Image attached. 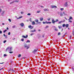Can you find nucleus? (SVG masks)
Returning <instances> with one entry per match:
<instances>
[{
  "label": "nucleus",
  "instance_id": "33",
  "mask_svg": "<svg viewBox=\"0 0 74 74\" xmlns=\"http://www.w3.org/2000/svg\"><path fill=\"white\" fill-rule=\"evenodd\" d=\"M58 36H60V32H59L58 33Z\"/></svg>",
  "mask_w": 74,
  "mask_h": 74
},
{
  "label": "nucleus",
  "instance_id": "16",
  "mask_svg": "<svg viewBox=\"0 0 74 74\" xmlns=\"http://www.w3.org/2000/svg\"><path fill=\"white\" fill-rule=\"evenodd\" d=\"M65 26L66 27H69V24H67L66 25H65Z\"/></svg>",
  "mask_w": 74,
  "mask_h": 74
},
{
  "label": "nucleus",
  "instance_id": "26",
  "mask_svg": "<svg viewBox=\"0 0 74 74\" xmlns=\"http://www.w3.org/2000/svg\"><path fill=\"white\" fill-rule=\"evenodd\" d=\"M62 21H60L58 22V24H60V23H62Z\"/></svg>",
  "mask_w": 74,
  "mask_h": 74
},
{
  "label": "nucleus",
  "instance_id": "51",
  "mask_svg": "<svg viewBox=\"0 0 74 74\" xmlns=\"http://www.w3.org/2000/svg\"><path fill=\"white\" fill-rule=\"evenodd\" d=\"M0 34H2V31H0Z\"/></svg>",
  "mask_w": 74,
  "mask_h": 74
},
{
  "label": "nucleus",
  "instance_id": "47",
  "mask_svg": "<svg viewBox=\"0 0 74 74\" xmlns=\"http://www.w3.org/2000/svg\"><path fill=\"white\" fill-rule=\"evenodd\" d=\"M33 34H34L33 33H32V34H31L30 35L31 36H33Z\"/></svg>",
  "mask_w": 74,
  "mask_h": 74
},
{
  "label": "nucleus",
  "instance_id": "12",
  "mask_svg": "<svg viewBox=\"0 0 74 74\" xmlns=\"http://www.w3.org/2000/svg\"><path fill=\"white\" fill-rule=\"evenodd\" d=\"M73 19V17H70L68 19V21H70V20H71Z\"/></svg>",
  "mask_w": 74,
  "mask_h": 74
},
{
  "label": "nucleus",
  "instance_id": "36",
  "mask_svg": "<svg viewBox=\"0 0 74 74\" xmlns=\"http://www.w3.org/2000/svg\"><path fill=\"white\" fill-rule=\"evenodd\" d=\"M44 36H45V34L42 35V37L44 38Z\"/></svg>",
  "mask_w": 74,
  "mask_h": 74
},
{
  "label": "nucleus",
  "instance_id": "40",
  "mask_svg": "<svg viewBox=\"0 0 74 74\" xmlns=\"http://www.w3.org/2000/svg\"><path fill=\"white\" fill-rule=\"evenodd\" d=\"M22 41H24V39L22 38L21 39Z\"/></svg>",
  "mask_w": 74,
  "mask_h": 74
},
{
  "label": "nucleus",
  "instance_id": "13",
  "mask_svg": "<svg viewBox=\"0 0 74 74\" xmlns=\"http://www.w3.org/2000/svg\"><path fill=\"white\" fill-rule=\"evenodd\" d=\"M36 32V31L35 29H34V31H33L32 30H31V32Z\"/></svg>",
  "mask_w": 74,
  "mask_h": 74
},
{
  "label": "nucleus",
  "instance_id": "27",
  "mask_svg": "<svg viewBox=\"0 0 74 74\" xmlns=\"http://www.w3.org/2000/svg\"><path fill=\"white\" fill-rule=\"evenodd\" d=\"M48 27H49V26H46L45 28V29H47V28H48Z\"/></svg>",
  "mask_w": 74,
  "mask_h": 74
},
{
  "label": "nucleus",
  "instance_id": "60",
  "mask_svg": "<svg viewBox=\"0 0 74 74\" xmlns=\"http://www.w3.org/2000/svg\"><path fill=\"white\" fill-rule=\"evenodd\" d=\"M41 31V30H40V29H39L38 30V31L39 32H40Z\"/></svg>",
  "mask_w": 74,
  "mask_h": 74
},
{
  "label": "nucleus",
  "instance_id": "15",
  "mask_svg": "<svg viewBox=\"0 0 74 74\" xmlns=\"http://www.w3.org/2000/svg\"><path fill=\"white\" fill-rule=\"evenodd\" d=\"M51 23H52V22H46V23L47 24H51Z\"/></svg>",
  "mask_w": 74,
  "mask_h": 74
},
{
  "label": "nucleus",
  "instance_id": "57",
  "mask_svg": "<svg viewBox=\"0 0 74 74\" xmlns=\"http://www.w3.org/2000/svg\"><path fill=\"white\" fill-rule=\"evenodd\" d=\"M1 12V9H0V12Z\"/></svg>",
  "mask_w": 74,
  "mask_h": 74
},
{
  "label": "nucleus",
  "instance_id": "10",
  "mask_svg": "<svg viewBox=\"0 0 74 74\" xmlns=\"http://www.w3.org/2000/svg\"><path fill=\"white\" fill-rule=\"evenodd\" d=\"M67 2H66L65 4H64L65 7H67L68 5V4H67Z\"/></svg>",
  "mask_w": 74,
  "mask_h": 74
},
{
  "label": "nucleus",
  "instance_id": "19",
  "mask_svg": "<svg viewBox=\"0 0 74 74\" xmlns=\"http://www.w3.org/2000/svg\"><path fill=\"white\" fill-rule=\"evenodd\" d=\"M22 18V16H20L18 18H17V19H21V18Z\"/></svg>",
  "mask_w": 74,
  "mask_h": 74
},
{
  "label": "nucleus",
  "instance_id": "20",
  "mask_svg": "<svg viewBox=\"0 0 74 74\" xmlns=\"http://www.w3.org/2000/svg\"><path fill=\"white\" fill-rule=\"evenodd\" d=\"M60 26H58V28H59V29H60V28H62V26L60 25Z\"/></svg>",
  "mask_w": 74,
  "mask_h": 74
},
{
  "label": "nucleus",
  "instance_id": "41",
  "mask_svg": "<svg viewBox=\"0 0 74 74\" xmlns=\"http://www.w3.org/2000/svg\"><path fill=\"white\" fill-rule=\"evenodd\" d=\"M41 23V22H38L37 23V24H40V23Z\"/></svg>",
  "mask_w": 74,
  "mask_h": 74
},
{
  "label": "nucleus",
  "instance_id": "34",
  "mask_svg": "<svg viewBox=\"0 0 74 74\" xmlns=\"http://www.w3.org/2000/svg\"><path fill=\"white\" fill-rule=\"evenodd\" d=\"M28 27H29V28H31L32 26L31 25L29 26H28Z\"/></svg>",
  "mask_w": 74,
  "mask_h": 74
},
{
  "label": "nucleus",
  "instance_id": "50",
  "mask_svg": "<svg viewBox=\"0 0 74 74\" xmlns=\"http://www.w3.org/2000/svg\"><path fill=\"white\" fill-rule=\"evenodd\" d=\"M37 13H39V12H40V11H38L37 12Z\"/></svg>",
  "mask_w": 74,
  "mask_h": 74
},
{
  "label": "nucleus",
  "instance_id": "39",
  "mask_svg": "<svg viewBox=\"0 0 74 74\" xmlns=\"http://www.w3.org/2000/svg\"><path fill=\"white\" fill-rule=\"evenodd\" d=\"M42 23H43V24H46V22H42Z\"/></svg>",
  "mask_w": 74,
  "mask_h": 74
},
{
  "label": "nucleus",
  "instance_id": "4",
  "mask_svg": "<svg viewBox=\"0 0 74 74\" xmlns=\"http://www.w3.org/2000/svg\"><path fill=\"white\" fill-rule=\"evenodd\" d=\"M37 51V50L34 49V50L32 51V52L33 53L35 54V53H36V52Z\"/></svg>",
  "mask_w": 74,
  "mask_h": 74
},
{
  "label": "nucleus",
  "instance_id": "17",
  "mask_svg": "<svg viewBox=\"0 0 74 74\" xmlns=\"http://www.w3.org/2000/svg\"><path fill=\"white\" fill-rule=\"evenodd\" d=\"M56 22H59V21L58 20V19H57L56 20V21H55Z\"/></svg>",
  "mask_w": 74,
  "mask_h": 74
},
{
  "label": "nucleus",
  "instance_id": "52",
  "mask_svg": "<svg viewBox=\"0 0 74 74\" xmlns=\"http://www.w3.org/2000/svg\"><path fill=\"white\" fill-rule=\"evenodd\" d=\"M21 14H23V12H21Z\"/></svg>",
  "mask_w": 74,
  "mask_h": 74
},
{
  "label": "nucleus",
  "instance_id": "9",
  "mask_svg": "<svg viewBox=\"0 0 74 74\" xmlns=\"http://www.w3.org/2000/svg\"><path fill=\"white\" fill-rule=\"evenodd\" d=\"M52 23L54 24L55 23V21L54 20V19H52Z\"/></svg>",
  "mask_w": 74,
  "mask_h": 74
},
{
  "label": "nucleus",
  "instance_id": "29",
  "mask_svg": "<svg viewBox=\"0 0 74 74\" xmlns=\"http://www.w3.org/2000/svg\"><path fill=\"white\" fill-rule=\"evenodd\" d=\"M1 15H2V16L4 15V12H3V13H1Z\"/></svg>",
  "mask_w": 74,
  "mask_h": 74
},
{
  "label": "nucleus",
  "instance_id": "8",
  "mask_svg": "<svg viewBox=\"0 0 74 74\" xmlns=\"http://www.w3.org/2000/svg\"><path fill=\"white\" fill-rule=\"evenodd\" d=\"M20 25L21 27H23V26H24V24L23 23H21L20 24Z\"/></svg>",
  "mask_w": 74,
  "mask_h": 74
},
{
  "label": "nucleus",
  "instance_id": "6",
  "mask_svg": "<svg viewBox=\"0 0 74 74\" xmlns=\"http://www.w3.org/2000/svg\"><path fill=\"white\" fill-rule=\"evenodd\" d=\"M51 7L52 8H57V7L56 6L52 5L51 6Z\"/></svg>",
  "mask_w": 74,
  "mask_h": 74
},
{
  "label": "nucleus",
  "instance_id": "62",
  "mask_svg": "<svg viewBox=\"0 0 74 74\" xmlns=\"http://www.w3.org/2000/svg\"><path fill=\"white\" fill-rule=\"evenodd\" d=\"M5 38H7V37L6 36V37H5Z\"/></svg>",
  "mask_w": 74,
  "mask_h": 74
},
{
  "label": "nucleus",
  "instance_id": "46",
  "mask_svg": "<svg viewBox=\"0 0 74 74\" xmlns=\"http://www.w3.org/2000/svg\"><path fill=\"white\" fill-rule=\"evenodd\" d=\"M31 15V14H30V13H28L27 14V15Z\"/></svg>",
  "mask_w": 74,
  "mask_h": 74
},
{
  "label": "nucleus",
  "instance_id": "64",
  "mask_svg": "<svg viewBox=\"0 0 74 74\" xmlns=\"http://www.w3.org/2000/svg\"><path fill=\"white\" fill-rule=\"evenodd\" d=\"M2 25H5V24L3 23H2Z\"/></svg>",
  "mask_w": 74,
  "mask_h": 74
},
{
  "label": "nucleus",
  "instance_id": "24",
  "mask_svg": "<svg viewBox=\"0 0 74 74\" xmlns=\"http://www.w3.org/2000/svg\"><path fill=\"white\" fill-rule=\"evenodd\" d=\"M7 55H6V54H4L3 55L4 57H5V56H7Z\"/></svg>",
  "mask_w": 74,
  "mask_h": 74
},
{
  "label": "nucleus",
  "instance_id": "56",
  "mask_svg": "<svg viewBox=\"0 0 74 74\" xmlns=\"http://www.w3.org/2000/svg\"><path fill=\"white\" fill-rule=\"evenodd\" d=\"M65 19L66 20H67V18H66V17H64Z\"/></svg>",
  "mask_w": 74,
  "mask_h": 74
},
{
  "label": "nucleus",
  "instance_id": "7",
  "mask_svg": "<svg viewBox=\"0 0 74 74\" xmlns=\"http://www.w3.org/2000/svg\"><path fill=\"white\" fill-rule=\"evenodd\" d=\"M14 2H17V3H18V2H19V1H13L11 3H10V4H12V3H14Z\"/></svg>",
  "mask_w": 74,
  "mask_h": 74
},
{
  "label": "nucleus",
  "instance_id": "11",
  "mask_svg": "<svg viewBox=\"0 0 74 74\" xmlns=\"http://www.w3.org/2000/svg\"><path fill=\"white\" fill-rule=\"evenodd\" d=\"M40 21H43V18L41 17L40 18Z\"/></svg>",
  "mask_w": 74,
  "mask_h": 74
},
{
  "label": "nucleus",
  "instance_id": "14",
  "mask_svg": "<svg viewBox=\"0 0 74 74\" xmlns=\"http://www.w3.org/2000/svg\"><path fill=\"white\" fill-rule=\"evenodd\" d=\"M35 22H37V23H38V19H36L35 20Z\"/></svg>",
  "mask_w": 74,
  "mask_h": 74
},
{
  "label": "nucleus",
  "instance_id": "61",
  "mask_svg": "<svg viewBox=\"0 0 74 74\" xmlns=\"http://www.w3.org/2000/svg\"><path fill=\"white\" fill-rule=\"evenodd\" d=\"M7 30H8V27L7 28Z\"/></svg>",
  "mask_w": 74,
  "mask_h": 74
},
{
  "label": "nucleus",
  "instance_id": "22",
  "mask_svg": "<svg viewBox=\"0 0 74 74\" xmlns=\"http://www.w3.org/2000/svg\"><path fill=\"white\" fill-rule=\"evenodd\" d=\"M55 31H58V29H57V28H56V27L55 28Z\"/></svg>",
  "mask_w": 74,
  "mask_h": 74
},
{
  "label": "nucleus",
  "instance_id": "48",
  "mask_svg": "<svg viewBox=\"0 0 74 74\" xmlns=\"http://www.w3.org/2000/svg\"><path fill=\"white\" fill-rule=\"evenodd\" d=\"M50 19H51V18H49L47 19L48 21H50Z\"/></svg>",
  "mask_w": 74,
  "mask_h": 74
},
{
  "label": "nucleus",
  "instance_id": "53",
  "mask_svg": "<svg viewBox=\"0 0 74 74\" xmlns=\"http://www.w3.org/2000/svg\"><path fill=\"white\" fill-rule=\"evenodd\" d=\"M4 36H5V37H6V36H5V34H3Z\"/></svg>",
  "mask_w": 74,
  "mask_h": 74
},
{
  "label": "nucleus",
  "instance_id": "31",
  "mask_svg": "<svg viewBox=\"0 0 74 74\" xmlns=\"http://www.w3.org/2000/svg\"><path fill=\"white\" fill-rule=\"evenodd\" d=\"M61 11H63V10H64V8H62L60 9Z\"/></svg>",
  "mask_w": 74,
  "mask_h": 74
},
{
  "label": "nucleus",
  "instance_id": "3",
  "mask_svg": "<svg viewBox=\"0 0 74 74\" xmlns=\"http://www.w3.org/2000/svg\"><path fill=\"white\" fill-rule=\"evenodd\" d=\"M28 37V35H26V36L24 35H23L22 36V37H23V38H27Z\"/></svg>",
  "mask_w": 74,
  "mask_h": 74
},
{
  "label": "nucleus",
  "instance_id": "5",
  "mask_svg": "<svg viewBox=\"0 0 74 74\" xmlns=\"http://www.w3.org/2000/svg\"><path fill=\"white\" fill-rule=\"evenodd\" d=\"M9 71H12V72H15V71H14V70H13L12 69H10Z\"/></svg>",
  "mask_w": 74,
  "mask_h": 74
},
{
  "label": "nucleus",
  "instance_id": "55",
  "mask_svg": "<svg viewBox=\"0 0 74 74\" xmlns=\"http://www.w3.org/2000/svg\"><path fill=\"white\" fill-rule=\"evenodd\" d=\"M15 38H13L12 39L13 40H15Z\"/></svg>",
  "mask_w": 74,
  "mask_h": 74
},
{
  "label": "nucleus",
  "instance_id": "2",
  "mask_svg": "<svg viewBox=\"0 0 74 74\" xmlns=\"http://www.w3.org/2000/svg\"><path fill=\"white\" fill-rule=\"evenodd\" d=\"M9 49H10V50H9V51H12V47H7V48H6V51H7Z\"/></svg>",
  "mask_w": 74,
  "mask_h": 74
},
{
  "label": "nucleus",
  "instance_id": "1",
  "mask_svg": "<svg viewBox=\"0 0 74 74\" xmlns=\"http://www.w3.org/2000/svg\"><path fill=\"white\" fill-rule=\"evenodd\" d=\"M24 48H26L27 49H28L30 48V47L28 46L27 45L25 44L24 45Z\"/></svg>",
  "mask_w": 74,
  "mask_h": 74
},
{
  "label": "nucleus",
  "instance_id": "30",
  "mask_svg": "<svg viewBox=\"0 0 74 74\" xmlns=\"http://www.w3.org/2000/svg\"><path fill=\"white\" fill-rule=\"evenodd\" d=\"M71 69H72V71H74V68H72Z\"/></svg>",
  "mask_w": 74,
  "mask_h": 74
},
{
  "label": "nucleus",
  "instance_id": "49",
  "mask_svg": "<svg viewBox=\"0 0 74 74\" xmlns=\"http://www.w3.org/2000/svg\"><path fill=\"white\" fill-rule=\"evenodd\" d=\"M10 34H11V32H8V35H10Z\"/></svg>",
  "mask_w": 74,
  "mask_h": 74
},
{
  "label": "nucleus",
  "instance_id": "25",
  "mask_svg": "<svg viewBox=\"0 0 74 74\" xmlns=\"http://www.w3.org/2000/svg\"><path fill=\"white\" fill-rule=\"evenodd\" d=\"M30 42V41L29 40H27V42Z\"/></svg>",
  "mask_w": 74,
  "mask_h": 74
},
{
  "label": "nucleus",
  "instance_id": "38",
  "mask_svg": "<svg viewBox=\"0 0 74 74\" xmlns=\"http://www.w3.org/2000/svg\"><path fill=\"white\" fill-rule=\"evenodd\" d=\"M60 16H63V13H61Z\"/></svg>",
  "mask_w": 74,
  "mask_h": 74
},
{
  "label": "nucleus",
  "instance_id": "23",
  "mask_svg": "<svg viewBox=\"0 0 74 74\" xmlns=\"http://www.w3.org/2000/svg\"><path fill=\"white\" fill-rule=\"evenodd\" d=\"M32 25H35V22L34 21L32 22Z\"/></svg>",
  "mask_w": 74,
  "mask_h": 74
},
{
  "label": "nucleus",
  "instance_id": "63",
  "mask_svg": "<svg viewBox=\"0 0 74 74\" xmlns=\"http://www.w3.org/2000/svg\"><path fill=\"white\" fill-rule=\"evenodd\" d=\"M11 0H8V1H10Z\"/></svg>",
  "mask_w": 74,
  "mask_h": 74
},
{
  "label": "nucleus",
  "instance_id": "58",
  "mask_svg": "<svg viewBox=\"0 0 74 74\" xmlns=\"http://www.w3.org/2000/svg\"><path fill=\"white\" fill-rule=\"evenodd\" d=\"M64 37H65V35H63V36H62L63 38Z\"/></svg>",
  "mask_w": 74,
  "mask_h": 74
},
{
  "label": "nucleus",
  "instance_id": "59",
  "mask_svg": "<svg viewBox=\"0 0 74 74\" xmlns=\"http://www.w3.org/2000/svg\"><path fill=\"white\" fill-rule=\"evenodd\" d=\"M3 63H4V62L1 63H0V64H3Z\"/></svg>",
  "mask_w": 74,
  "mask_h": 74
},
{
  "label": "nucleus",
  "instance_id": "37",
  "mask_svg": "<svg viewBox=\"0 0 74 74\" xmlns=\"http://www.w3.org/2000/svg\"><path fill=\"white\" fill-rule=\"evenodd\" d=\"M21 54L18 55V57H19V58L21 57Z\"/></svg>",
  "mask_w": 74,
  "mask_h": 74
},
{
  "label": "nucleus",
  "instance_id": "21",
  "mask_svg": "<svg viewBox=\"0 0 74 74\" xmlns=\"http://www.w3.org/2000/svg\"><path fill=\"white\" fill-rule=\"evenodd\" d=\"M65 26H66V24H64L62 25V27H65Z\"/></svg>",
  "mask_w": 74,
  "mask_h": 74
},
{
  "label": "nucleus",
  "instance_id": "42",
  "mask_svg": "<svg viewBox=\"0 0 74 74\" xmlns=\"http://www.w3.org/2000/svg\"><path fill=\"white\" fill-rule=\"evenodd\" d=\"M69 21V22H71H71H72V21L70 20H68Z\"/></svg>",
  "mask_w": 74,
  "mask_h": 74
},
{
  "label": "nucleus",
  "instance_id": "35",
  "mask_svg": "<svg viewBox=\"0 0 74 74\" xmlns=\"http://www.w3.org/2000/svg\"><path fill=\"white\" fill-rule=\"evenodd\" d=\"M7 42V40H5V41H3V43H5V42Z\"/></svg>",
  "mask_w": 74,
  "mask_h": 74
},
{
  "label": "nucleus",
  "instance_id": "28",
  "mask_svg": "<svg viewBox=\"0 0 74 74\" xmlns=\"http://www.w3.org/2000/svg\"><path fill=\"white\" fill-rule=\"evenodd\" d=\"M7 29H5V30L3 31V33H5L6 32H7Z\"/></svg>",
  "mask_w": 74,
  "mask_h": 74
},
{
  "label": "nucleus",
  "instance_id": "43",
  "mask_svg": "<svg viewBox=\"0 0 74 74\" xmlns=\"http://www.w3.org/2000/svg\"><path fill=\"white\" fill-rule=\"evenodd\" d=\"M10 53H13V52L12 51H10L9 52Z\"/></svg>",
  "mask_w": 74,
  "mask_h": 74
},
{
  "label": "nucleus",
  "instance_id": "32",
  "mask_svg": "<svg viewBox=\"0 0 74 74\" xmlns=\"http://www.w3.org/2000/svg\"><path fill=\"white\" fill-rule=\"evenodd\" d=\"M8 21H10V22H11V19L9 18L8 19Z\"/></svg>",
  "mask_w": 74,
  "mask_h": 74
},
{
  "label": "nucleus",
  "instance_id": "54",
  "mask_svg": "<svg viewBox=\"0 0 74 74\" xmlns=\"http://www.w3.org/2000/svg\"><path fill=\"white\" fill-rule=\"evenodd\" d=\"M71 36L70 37V39H71Z\"/></svg>",
  "mask_w": 74,
  "mask_h": 74
},
{
  "label": "nucleus",
  "instance_id": "44",
  "mask_svg": "<svg viewBox=\"0 0 74 74\" xmlns=\"http://www.w3.org/2000/svg\"><path fill=\"white\" fill-rule=\"evenodd\" d=\"M29 21L31 22H32V18H30L29 19Z\"/></svg>",
  "mask_w": 74,
  "mask_h": 74
},
{
  "label": "nucleus",
  "instance_id": "45",
  "mask_svg": "<svg viewBox=\"0 0 74 74\" xmlns=\"http://www.w3.org/2000/svg\"><path fill=\"white\" fill-rule=\"evenodd\" d=\"M12 28H15V25H14L13 26V27H12Z\"/></svg>",
  "mask_w": 74,
  "mask_h": 74
},
{
  "label": "nucleus",
  "instance_id": "18",
  "mask_svg": "<svg viewBox=\"0 0 74 74\" xmlns=\"http://www.w3.org/2000/svg\"><path fill=\"white\" fill-rule=\"evenodd\" d=\"M43 10L45 11H48V9H45Z\"/></svg>",
  "mask_w": 74,
  "mask_h": 74
}]
</instances>
